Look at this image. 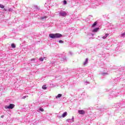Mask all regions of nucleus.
Wrapping results in <instances>:
<instances>
[{"label":"nucleus","mask_w":125,"mask_h":125,"mask_svg":"<svg viewBox=\"0 0 125 125\" xmlns=\"http://www.w3.org/2000/svg\"><path fill=\"white\" fill-rule=\"evenodd\" d=\"M125 36V32H124V33H123L122 34V37H124V36Z\"/></svg>","instance_id":"obj_18"},{"label":"nucleus","mask_w":125,"mask_h":125,"mask_svg":"<svg viewBox=\"0 0 125 125\" xmlns=\"http://www.w3.org/2000/svg\"><path fill=\"white\" fill-rule=\"evenodd\" d=\"M4 117V115H2V116H1V118H3Z\"/></svg>","instance_id":"obj_23"},{"label":"nucleus","mask_w":125,"mask_h":125,"mask_svg":"<svg viewBox=\"0 0 125 125\" xmlns=\"http://www.w3.org/2000/svg\"><path fill=\"white\" fill-rule=\"evenodd\" d=\"M107 37H106V36H104V37H103V39H106Z\"/></svg>","instance_id":"obj_21"},{"label":"nucleus","mask_w":125,"mask_h":125,"mask_svg":"<svg viewBox=\"0 0 125 125\" xmlns=\"http://www.w3.org/2000/svg\"><path fill=\"white\" fill-rule=\"evenodd\" d=\"M11 46H12V47L13 48H15V47H16V46H15V44H14V43H12V44H11Z\"/></svg>","instance_id":"obj_11"},{"label":"nucleus","mask_w":125,"mask_h":125,"mask_svg":"<svg viewBox=\"0 0 125 125\" xmlns=\"http://www.w3.org/2000/svg\"><path fill=\"white\" fill-rule=\"evenodd\" d=\"M27 97V96H25L22 97V99H25V98H26Z\"/></svg>","instance_id":"obj_19"},{"label":"nucleus","mask_w":125,"mask_h":125,"mask_svg":"<svg viewBox=\"0 0 125 125\" xmlns=\"http://www.w3.org/2000/svg\"><path fill=\"white\" fill-rule=\"evenodd\" d=\"M59 42H60V43H63V41H62V40H60V41H59Z\"/></svg>","instance_id":"obj_17"},{"label":"nucleus","mask_w":125,"mask_h":125,"mask_svg":"<svg viewBox=\"0 0 125 125\" xmlns=\"http://www.w3.org/2000/svg\"><path fill=\"white\" fill-rule=\"evenodd\" d=\"M63 3L64 4H67V1H66L65 0H63Z\"/></svg>","instance_id":"obj_16"},{"label":"nucleus","mask_w":125,"mask_h":125,"mask_svg":"<svg viewBox=\"0 0 125 125\" xmlns=\"http://www.w3.org/2000/svg\"><path fill=\"white\" fill-rule=\"evenodd\" d=\"M49 37H50L51 39H56L61 38L62 35L59 33L50 34H49Z\"/></svg>","instance_id":"obj_1"},{"label":"nucleus","mask_w":125,"mask_h":125,"mask_svg":"<svg viewBox=\"0 0 125 125\" xmlns=\"http://www.w3.org/2000/svg\"><path fill=\"white\" fill-rule=\"evenodd\" d=\"M0 8H4V6L2 4H0Z\"/></svg>","instance_id":"obj_14"},{"label":"nucleus","mask_w":125,"mask_h":125,"mask_svg":"<svg viewBox=\"0 0 125 125\" xmlns=\"http://www.w3.org/2000/svg\"><path fill=\"white\" fill-rule=\"evenodd\" d=\"M15 105L12 104H9V106L5 107L6 109H13Z\"/></svg>","instance_id":"obj_3"},{"label":"nucleus","mask_w":125,"mask_h":125,"mask_svg":"<svg viewBox=\"0 0 125 125\" xmlns=\"http://www.w3.org/2000/svg\"><path fill=\"white\" fill-rule=\"evenodd\" d=\"M78 113L80 115H84L85 114V111L84 110H78Z\"/></svg>","instance_id":"obj_4"},{"label":"nucleus","mask_w":125,"mask_h":125,"mask_svg":"<svg viewBox=\"0 0 125 125\" xmlns=\"http://www.w3.org/2000/svg\"><path fill=\"white\" fill-rule=\"evenodd\" d=\"M46 18H47V17L44 16L43 17H41L40 19H41V20H44V19H46Z\"/></svg>","instance_id":"obj_6"},{"label":"nucleus","mask_w":125,"mask_h":125,"mask_svg":"<svg viewBox=\"0 0 125 125\" xmlns=\"http://www.w3.org/2000/svg\"><path fill=\"white\" fill-rule=\"evenodd\" d=\"M40 111H41V112H43V111H44V110L43 109V108H40Z\"/></svg>","instance_id":"obj_15"},{"label":"nucleus","mask_w":125,"mask_h":125,"mask_svg":"<svg viewBox=\"0 0 125 125\" xmlns=\"http://www.w3.org/2000/svg\"><path fill=\"white\" fill-rule=\"evenodd\" d=\"M42 89H46V85H43L42 86Z\"/></svg>","instance_id":"obj_13"},{"label":"nucleus","mask_w":125,"mask_h":125,"mask_svg":"<svg viewBox=\"0 0 125 125\" xmlns=\"http://www.w3.org/2000/svg\"><path fill=\"white\" fill-rule=\"evenodd\" d=\"M97 25V22H95L93 24V25H92V27H95V26L96 25Z\"/></svg>","instance_id":"obj_10"},{"label":"nucleus","mask_w":125,"mask_h":125,"mask_svg":"<svg viewBox=\"0 0 125 125\" xmlns=\"http://www.w3.org/2000/svg\"><path fill=\"white\" fill-rule=\"evenodd\" d=\"M62 94H59L56 97V98H60V97H62Z\"/></svg>","instance_id":"obj_9"},{"label":"nucleus","mask_w":125,"mask_h":125,"mask_svg":"<svg viewBox=\"0 0 125 125\" xmlns=\"http://www.w3.org/2000/svg\"><path fill=\"white\" fill-rule=\"evenodd\" d=\"M98 30H99V28H96L94 29V30H93V32H98Z\"/></svg>","instance_id":"obj_7"},{"label":"nucleus","mask_w":125,"mask_h":125,"mask_svg":"<svg viewBox=\"0 0 125 125\" xmlns=\"http://www.w3.org/2000/svg\"><path fill=\"white\" fill-rule=\"evenodd\" d=\"M44 58H45V57H44L43 58H40L39 60H40V61H42V62L43 61V60L44 59Z\"/></svg>","instance_id":"obj_12"},{"label":"nucleus","mask_w":125,"mask_h":125,"mask_svg":"<svg viewBox=\"0 0 125 125\" xmlns=\"http://www.w3.org/2000/svg\"><path fill=\"white\" fill-rule=\"evenodd\" d=\"M33 60H36V59H31V61H33Z\"/></svg>","instance_id":"obj_22"},{"label":"nucleus","mask_w":125,"mask_h":125,"mask_svg":"<svg viewBox=\"0 0 125 125\" xmlns=\"http://www.w3.org/2000/svg\"><path fill=\"white\" fill-rule=\"evenodd\" d=\"M59 14L61 16H62L63 17H65V16H67V13L65 11H60Z\"/></svg>","instance_id":"obj_2"},{"label":"nucleus","mask_w":125,"mask_h":125,"mask_svg":"<svg viewBox=\"0 0 125 125\" xmlns=\"http://www.w3.org/2000/svg\"><path fill=\"white\" fill-rule=\"evenodd\" d=\"M67 115V112H65L62 114V118H65Z\"/></svg>","instance_id":"obj_8"},{"label":"nucleus","mask_w":125,"mask_h":125,"mask_svg":"<svg viewBox=\"0 0 125 125\" xmlns=\"http://www.w3.org/2000/svg\"><path fill=\"white\" fill-rule=\"evenodd\" d=\"M108 36H109V34L107 33L105 34V37H106V38L108 37Z\"/></svg>","instance_id":"obj_20"},{"label":"nucleus","mask_w":125,"mask_h":125,"mask_svg":"<svg viewBox=\"0 0 125 125\" xmlns=\"http://www.w3.org/2000/svg\"><path fill=\"white\" fill-rule=\"evenodd\" d=\"M88 62V59H86L85 62L83 63V65L84 66H85L86 64H87Z\"/></svg>","instance_id":"obj_5"}]
</instances>
